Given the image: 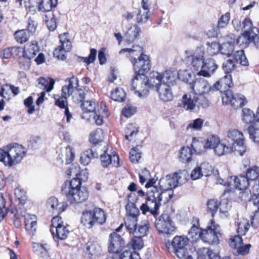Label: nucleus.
Returning <instances> with one entry per match:
<instances>
[{
	"label": "nucleus",
	"instance_id": "obj_56",
	"mask_svg": "<svg viewBox=\"0 0 259 259\" xmlns=\"http://www.w3.org/2000/svg\"><path fill=\"white\" fill-rule=\"evenodd\" d=\"M243 244V240L241 235H235L230 239V246L236 250L240 245Z\"/></svg>",
	"mask_w": 259,
	"mask_h": 259
},
{
	"label": "nucleus",
	"instance_id": "obj_16",
	"mask_svg": "<svg viewBox=\"0 0 259 259\" xmlns=\"http://www.w3.org/2000/svg\"><path fill=\"white\" fill-rule=\"evenodd\" d=\"M253 34H251L248 31L244 32L241 35L239 36L236 40L237 44L242 48H246L248 45L253 42L256 48L258 47V36L259 30L258 28H253Z\"/></svg>",
	"mask_w": 259,
	"mask_h": 259
},
{
	"label": "nucleus",
	"instance_id": "obj_36",
	"mask_svg": "<svg viewBox=\"0 0 259 259\" xmlns=\"http://www.w3.org/2000/svg\"><path fill=\"white\" fill-rule=\"evenodd\" d=\"M85 251L91 255H96L101 251V247L97 242L89 241L85 245Z\"/></svg>",
	"mask_w": 259,
	"mask_h": 259
},
{
	"label": "nucleus",
	"instance_id": "obj_24",
	"mask_svg": "<svg viewBox=\"0 0 259 259\" xmlns=\"http://www.w3.org/2000/svg\"><path fill=\"white\" fill-rule=\"evenodd\" d=\"M100 160L101 165L104 167H107L111 164L116 167L120 166L119 158L116 154L111 156L104 152L103 154L100 155Z\"/></svg>",
	"mask_w": 259,
	"mask_h": 259
},
{
	"label": "nucleus",
	"instance_id": "obj_34",
	"mask_svg": "<svg viewBox=\"0 0 259 259\" xmlns=\"http://www.w3.org/2000/svg\"><path fill=\"white\" fill-rule=\"evenodd\" d=\"M235 223L237 233L241 235H244L250 227L249 221L245 218L238 219Z\"/></svg>",
	"mask_w": 259,
	"mask_h": 259
},
{
	"label": "nucleus",
	"instance_id": "obj_37",
	"mask_svg": "<svg viewBox=\"0 0 259 259\" xmlns=\"http://www.w3.org/2000/svg\"><path fill=\"white\" fill-rule=\"evenodd\" d=\"M247 131L250 138L254 143H259V124L254 122L248 126Z\"/></svg>",
	"mask_w": 259,
	"mask_h": 259
},
{
	"label": "nucleus",
	"instance_id": "obj_52",
	"mask_svg": "<svg viewBox=\"0 0 259 259\" xmlns=\"http://www.w3.org/2000/svg\"><path fill=\"white\" fill-rule=\"evenodd\" d=\"M204 121L201 118H197L190 122L187 126V129H192L195 131L200 130L202 128Z\"/></svg>",
	"mask_w": 259,
	"mask_h": 259
},
{
	"label": "nucleus",
	"instance_id": "obj_63",
	"mask_svg": "<svg viewBox=\"0 0 259 259\" xmlns=\"http://www.w3.org/2000/svg\"><path fill=\"white\" fill-rule=\"evenodd\" d=\"M37 23L34 18L29 17L27 20V31L31 34H33L36 31Z\"/></svg>",
	"mask_w": 259,
	"mask_h": 259
},
{
	"label": "nucleus",
	"instance_id": "obj_35",
	"mask_svg": "<svg viewBox=\"0 0 259 259\" xmlns=\"http://www.w3.org/2000/svg\"><path fill=\"white\" fill-rule=\"evenodd\" d=\"M50 232L54 238L56 237L61 240L65 239L69 234V231L64 224L57 229L50 228Z\"/></svg>",
	"mask_w": 259,
	"mask_h": 259
},
{
	"label": "nucleus",
	"instance_id": "obj_55",
	"mask_svg": "<svg viewBox=\"0 0 259 259\" xmlns=\"http://www.w3.org/2000/svg\"><path fill=\"white\" fill-rule=\"evenodd\" d=\"M141 158V153L136 147L133 148L130 152V159L133 163H138Z\"/></svg>",
	"mask_w": 259,
	"mask_h": 259
},
{
	"label": "nucleus",
	"instance_id": "obj_26",
	"mask_svg": "<svg viewBox=\"0 0 259 259\" xmlns=\"http://www.w3.org/2000/svg\"><path fill=\"white\" fill-rule=\"evenodd\" d=\"M39 51V47L36 41H33L27 44L24 49V57L30 60L35 56Z\"/></svg>",
	"mask_w": 259,
	"mask_h": 259
},
{
	"label": "nucleus",
	"instance_id": "obj_18",
	"mask_svg": "<svg viewBox=\"0 0 259 259\" xmlns=\"http://www.w3.org/2000/svg\"><path fill=\"white\" fill-rule=\"evenodd\" d=\"M191 89L195 92V94L202 95L210 91H214L213 85L210 86L208 82L203 78L196 79L191 85Z\"/></svg>",
	"mask_w": 259,
	"mask_h": 259
},
{
	"label": "nucleus",
	"instance_id": "obj_19",
	"mask_svg": "<svg viewBox=\"0 0 259 259\" xmlns=\"http://www.w3.org/2000/svg\"><path fill=\"white\" fill-rule=\"evenodd\" d=\"M154 88H155L159 99L163 102H168L173 99L174 94L169 85L154 83Z\"/></svg>",
	"mask_w": 259,
	"mask_h": 259
},
{
	"label": "nucleus",
	"instance_id": "obj_14",
	"mask_svg": "<svg viewBox=\"0 0 259 259\" xmlns=\"http://www.w3.org/2000/svg\"><path fill=\"white\" fill-rule=\"evenodd\" d=\"M185 54L194 68L199 72L205 60L204 51L200 48H197L194 51H186Z\"/></svg>",
	"mask_w": 259,
	"mask_h": 259
},
{
	"label": "nucleus",
	"instance_id": "obj_44",
	"mask_svg": "<svg viewBox=\"0 0 259 259\" xmlns=\"http://www.w3.org/2000/svg\"><path fill=\"white\" fill-rule=\"evenodd\" d=\"M234 58L237 62H239L243 66H248V61L246 57L244 54V52L243 50L237 51L233 55Z\"/></svg>",
	"mask_w": 259,
	"mask_h": 259
},
{
	"label": "nucleus",
	"instance_id": "obj_3",
	"mask_svg": "<svg viewBox=\"0 0 259 259\" xmlns=\"http://www.w3.org/2000/svg\"><path fill=\"white\" fill-rule=\"evenodd\" d=\"M143 48L138 45H134L132 48H124L119 51L121 54L124 52L129 53L131 62L133 65L135 73L145 74L151 68L149 56L143 54Z\"/></svg>",
	"mask_w": 259,
	"mask_h": 259
},
{
	"label": "nucleus",
	"instance_id": "obj_45",
	"mask_svg": "<svg viewBox=\"0 0 259 259\" xmlns=\"http://www.w3.org/2000/svg\"><path fill=\"white\" fill-rule=\"evenodd\" d=\"M231 207V202L228 199H222L220 202V212L224 217H228V211Z\"/></svg>",
	"mask_w": 259,
	"mask_h": 259
},
{
	"label": "nucleus",
	"instance_id": "obj_43",
	"mask_svg": "<svg viewBox=\"0 0 259 259\" xmlns=\"http://www.w3.org/2000/svg\"><path fill=\"white\" fill-rule=\"evenodd\" d=\"M198 253L202 259H213L217 254L206 247L199 248Z\"/></svg>",
	"mask_w": 259,
	"mask_h": 259
},
{
	"label": "nucleus",
	"instance_id": "obj_11",
	"mask_svg": "<svg viewBox=\"0 0 259 259\" xmlns=\"http://www.w3.org/2000/svg\"><path fill=\"white\" fill-rule=\"evenodd\" d=\"M155 227L159 233L170 234L173 233L176 227L174 222L171 220L170 214L163 213L155 222Z\"/></svg>",
	"mask_w": 259,
	"mask_h": 259
},
{
	"label": "nucleus",
	"instance_id": "obj_60",
	"mask_svg": "<svg viewBox=\"0 0 259 259\" xmlns=\"http://www.w3.org/2000/svg\"><path fill=\"white\" fill-rule=\"evenodd\" d=\"M65 81L68 82V84L66 86L68 87L70 90H71V92L73 93L75 92L74 91V88H75L76 90L78 89V79L77 77L72 76L71 78H67Z\"/></svg>",
	"mask_w": 259,
	"mask_h": 259
},
{
	"label": "nucleus",
	"instance_id": "obj_61",
	"mask_svg": "<svg viewBox=\"0 0 259 259\" xmlns=\"http://www.w3.org/2000/svg\"><path fill=\"white\" fill-rule=\"evenodd\" d=\"M200 169L202 171L203 176L208 177L212 172V167L208 163H203L199 166Z\"/></svg>",
	"mask_w": 259,
	"mask_h": 259
},
{
	"label": "nucleus",
	"instance_id": "obj_49",
	"mask_svg": "<svg viewBox=\"0 0 259 259\" xmlns=\"http://www.w3.org/2000/svg\"><path fill=\"white\" fill-rule=\"evenodd\" d=\"M149 223L148 221H144L140 225L138 229L137 228L135 230V232H134L133 235H139L141 237H143L146 235L147 232L149 231Z\"/></svg>",
	"mask_w": 259,
	"mask_h": 259
},
{
	"label": "nucleus",
	"instance_id": "obj_39",
	"mask_svg": "<svg viewBox=\"0 0 259 259\" xmlns=\"http://www.w3.org/2000/svg\"><path fill=\"white\" fill-rule=\"evenodd\" d=\"M234 49V41L232 40L223 42L220 45V52L221 54L227 57H229L232 55Z\"/></svg>",
	"mask_w": 259,
	"mask_h": 259
},
{
	"label": "nucleus",
	"instance_id": "obj_22",
	"mask_svg": "<svg viewBox=\"0 0 259 259\" xmlns=\"http://www.w3.org/2000/svg\"><path fill=\"white\" fill-rule=\"evenodd\" d=\"M160 192H169L173 193L172 189L177 187L175 178L172 174L166 175L164 178H161L159 181Z\"/></svg>",
	"mask_w": 259,
	"mask_h": 259
},
{
	"label": "nucleus",
	"instance_id": "obj_2",
	"mask_svg": "<svg viewBox=\"0 0 259 259\" xmlns=\"http://www.w3.org/2000/svg\"><path fill=\"white\" fill-rule=\"evenodd\" d=\"M81 181L75 178L70 181L64 182L61 188L62 194L71 204H79L86 201L89 193L84 188L81 187Z\"/></svg>",
	"mask_w": 259,
	"mask_h": 259
},
{
	"label": "nucleus",
	"instance_id": "obj_62",
	"mask_svg": "<svg viewBox=\"0 0 259 259\" xmlns=\"http://www.w3.org/2000/svg\"><path fill=\"white\" fill-rule=\"evenodd\" d=\"M149 11L139 10L137 15V22L139 23H144L147 22L149 19Z\"/></svg>",
	"mask_w": 259,
	"mask_h": 259
},
{
	"label": "nucleus",
	"instance_id": "obj_38",
	"mask_svg": "<svg viewBox=\"0 0 259 259\" xmlns=\"http://www.w3.org/2000/svg\"><path fill=\"white\" fill-rule=\"evenodd\" d=\"M98 156L97 153L93 149L85 150L80 156V161L84 165H88L94 157Z\"/></svg>",
	"mask_w": 259,
	"mask_h": 259
},
{
	"label": "nucleus",
	"instance_id": "obj_23",
	"mask_svg": "<svg viewBox=\"0 0 259 259\" xmlns=\"http://www.w3.org/2000/svg\"><path fill=\"white\" fill-rule=\"evenodd\" d=\"M232 84L231 76L227 74L214 83L213 88L214 91H220L221 93H223V94H224L228 91H231L229 89Z\"/></svg>",
	"mask_w": 259,
	"mask_h": 259
},
{
	"label": "nucleus",
	"instance_id": "obj_41",
	"mask_svg": "<svg viewBox=\"0 0 259 259\" xmlns=\"http://www.w3.org/2000/svg\"><path fill=\"white\" fill-rule=\"evenodd\" d=\"M192 155V149L189 147H183L180 153V160L183 163L188 162L191 160Z\"/></svg>",
	"mask_w": 259,
	"mask_h": 259
},
{
	"label": "nucleus",
	"instance_id": "obj_42",
	"mask_svg": "<svg viewBox=\"0 0 259 259\" xmlns=\"http://www.w3.org/2000/svg\"><path fill=\"white\" fill-rule=\"evenodd\" d=\"M39 0H28L25 2V7L27 13L35 14L38 11Z\"/></svg>",
	"mask_w": 259,
	"mask_h": 259
},
{
	"label": "nucleus",
	"instance_id": "obj_15",
	"mask_svg": "<svg viewBox=\"0 0 259 259\" xmlns=\"http://www.w3.org/2000/svg\"><path fill=\"white\" fill-rule=\"evenodd\" d=\"M179 74L175 71L166 70L162 74L158 72H152V76L154 79H152L151 82L155 83V84H166L169 85L172 84L176 80Z\"/></svg>",
	"mask_w": 259,
	"mask_h": 259
},
{
	"label": "nucleus",
	"instance_id": "obj_12",
	"mask_svg": "<svg viewBox=\"0 0 259 259\" xmlns=\"http://www.w3.org/2000/svg\"><path fill=\"white\" fill-rule=\"evenodd\" d=\"M189 239L184 236H176L172 241V246L177 256L180 259H186L189 256L186 246Z\"/></svg>",
	"mask_w": 259,
	"mask_h": 259
},
{
	"label": "nucleus",
	"instance_id": "obj_1",
	"mask_svg": "<svg viewBox=\"0 0 259 259\" xmlns=\"http://www.w3.org/2000/svg\"><path fill=\"white\" fill-rule=\"evenodd\" d=\"M173 196L171 191L160 192L156 187H153L151 191L147 192L146 201L140 206V210L143 214L149 213L155 219L159 214V208L161 205L162 198L164 197L166 201H169Z\"/></svg>",
	"mask_w": 259,
	"mask_h": 259
},
{
	"label": "nucleus",
	"instance_id": "obj_48",
	"mask_svg": "<svg viewBox=\"0 0 259 259\" xmlns=\"http://www.w3.org/2000/svg\"><path fill=\"white\" fill-rule=\"evenodd\" d=\"M125 208L128 215L127 217L137 218L140 212L139 209L134 203H128L125 206Z\"/></svg>",
	"mask_w": 259,
	"mask_h": 259
},
{
	"label": "nucleus",
	"instance_id": "obj_46",
	"mask_svg": "<svg viewBox=\"0 0 259 259\" xmlns=\"http://www.w3.org/2000/svg\"><path fill=\"white\" fill-rule=\"evenodd\" d=\"M246 177L251 181L256 180L259 177V167L253 165L247 168Z\"/></svg>",
	"mask_w": 259,
	"mask_h": 259
},
{
	"label": "nucleus",
	"instance_id": "obj_25",
	"mask_svg": "<svg viewBox=\"0 0 259 259\" xmlns=\"http://www.w3.org/2000/svg\"><path fill=\"white\" fill-rule=\"evenodd\" d=\"M36 87L46 90L47 92H51L54 88L55 84V80L52 78H45L40 77L36 80Z\"/></svg>",
	"mask_w": 259,
	"mask_h": 259
},
{
	"label": "nucleus",
	"instance_id": "obj_8",
	"mask_svg": "<svg viewBox=\"0 0 259 259\" xmlns=\"http://www.w3.org/2000/svg\"><path fill=\"white\" fill-rule=\"evenodd\" d=\"M106 220V215L103 209L95 208L93 211L83 212L81 223L85 227L91 228L95 225H103Z\"/></svg>",
	"mask_w": 259,
	"mask_h": 259
},
{
	"label": "nucleus",
	"instance_id": "obj_7",
	"mask_svg": "<svg viewBox=\"0 0 259 259\" xmlns=\"http://www.w3.org/2000/svg\"><path fill=\"white\" fill-rule=\"evenodd\" d=\"M207 146L212 149L214 154L219 157L227 155L232 151V145L227 140H220L217 136L212 135L207 138Z\"/></svg>",
	"mask_w": 259,
	"mask_h": 259
},
{
	"label": "nucleus",
	"instance_id": "obj_50",
	"mask_svg": "<svg viewBox=\"0 0 259 259\" xmlns=\"http://www.w3.org/2000/svg\"><path fill=\"white\" fill-rule=\"evenodd\" d=\"M175 178V182L177 183V187L185 183L187 180V172L186 170L180 171L172 174Z\"/></svg>",
	"mask_w": 259,
	"mask_h": 259
},
{
	"label": "nucleus",
	"instance_id": "obj_5",
	"mask_svg": "<svg viewBox=\"0 0 259 259\" xmlns=\"http://www.w3.org/2000/svg\"><path fill=\"white\" fill-rule=\"evenodd\" d=\"M209 105V101L202 95L185 94L179 102V106L191 111L195 110L196 108L199 110L201 108H207Z\"/></svg>",
	"mask_w": 259,
	"mask_h": 259
},
{
	"label": "nucleus",
	"instance_id": "obj_10",
	"mask_svg": "<svg viewBox=\"0 0 259 259\" xmlns=\"http://www.w3.org/2000/svg\"><path fill=\"white\" fill-rule=\"evenodd\" d=\"M227 137L233 142L230 144L232 145L234 151H237L240 155L242 156L246 152L245 140L242 133L238 130L231 129L227 133Z\"/></svg>",
	"mask_w": 259,
	"mask_h": 259
},
{
	"label": "nucleus",
	"instance_id": "obj_53",
	"mask_svg": "<svg viewBox=\"0 0 259 259\" xmlns=\"http://www.w3.org/2000/svg\"><path fill=\"white\" fill-rule=\"evenodd\" d=\"M96 106V103L91 101H84L81 104L82 109L87 112H94L95 110Z\"/></svg>",
	"mask_w": 259,
	"mask_h": 259
},
{
	"label": "nucleus",
	"instance_id": "obj_32",
	"mask_svg": "<svg viewBox=\"0 0 259 259\" xmlns=\"http://www.w3.org/2000/svg\"><path fill=\"white\" fill-rule=\"evenodd\" d=\"M140 29L137 26L134 25L130 27L125 32L123 39L128 44L132 43L139 36Z\"/></svg>",
	"mask_w": 259,
	"mask_h": 259
},
{
	"label": "nucleus",
	"instance_id": "obj_13",
	"mask_svg": "<svg viewBox=\"0 0 259 259\" xmlns=\"http://www.w3.org/2000/svg\"><path fill=\"white\" fill-rule=\"evenodd\" d=\"M222 102L223 104H230L237 109L246 105L248 101L244 95L234 94L232 91H228L226 94L222 95Z\"/></svg>",
	"mask_w": 259,
	"mask_h": 259
},
{
	"label": "nucleus",
	"instance_id": "obj_17",
	"mask_svg": "<svg viewBox=\"0 0 259 259\" xmlns=\"http://www.w3.org/2000/svg\"><path fill=\"white\" fill-rule=\"evenodd\" d=\"M108 250L112 253H118L120 252L125 245L124 239L116 232L110 234L109 239Z\"/></svg>",
	"mask_w": 259,
	"mask_h": 259
},
{
	"label": "nucleus",
	"instance_id": "obj_20",
	"mask_svg": "<svg viewBox=\"0 0 259 259\" xmlns=\"http://www.w3.org/2000/svg\"><path fill=\"white\" fill-rule=\"evenodd\" d=\"M218 65L215 61L212 58L204 60L201 70L198 72V74L204 77H210L218 68Z\"/></svg>",
	"mask_w": 259,
	"mask_h": 259
},
{
	"label": "nucleus",
	"instance_id": "obj_21",
	"mask_svg": "<svg viewBox=\"0 0 259 259\" xmlns=\"http://www.w3.org/2000/svg\"><path fill=\"white\" fill-rule=\"evenodd\" d=\"M47 206L50 211H52L53 213L59 214L66 209L68 204L64 202L59 203L57 198L52 197L48 200Z\"/></svg>",
	"mask_w": 259,
	"mask_h": 259
},
{
	"label": "nucleus",
	"instance_id": "obj_47",
	"mask_svg": "<svg viewBox=\"0 0 259 259\" xmlns=\"http://www.w3.org/2000/svg\"><path fill=\"white\" fill-rule=\"evenodd\" d=\"M125 93L123 90L121 88H117L114 91H112L111 93V98L112 100L122 102L124 101L125 98Z\"/></svg>",
	"mask_w": 259,
	"mask_h": 259
},
{
	"label": "nucleus",
	"instance_id": "obj_29",
	"mask_svg": "<svg viewBox=\"0 0 259 259\" xmlns=\"http://www.w3.org/2000/svg\"><path fill=\"white\" fill-rule=\"evenodd\" d=\"M230 179L233 181L234 187L240 190H246L249 185V180L243 175L231 177Z\"/></svg>",
	"mask_w": 259,
	"mask_h": 259
},
{
	"label": "nucleus",
	"instance_id": "obj_40",
	"mask_svg": "<svg viewBox=\"0 0 259 259\" xmlns=\"http://www.w3.org/2000/svg\"><path fill=\"white\" fill-rule=\"evenodd\" d=\"M31 34L26 29H22L16 31L14 33L16 40L20 44L27 41Z\"/></svg>",
	"mask_w": 259,
	"mask_h": 259
},
{
	"label": "nucleus",
	"instance_id": "obj_51",
	"mask_svg": "<svg viewBox=\"0 0 259 259\" xmlns=\"http://www.w3.org/2000/svg\"><path fill=\"white\" fill-rule=\"evenodd\" d=\"M137 218L127 217L125 225L130 233L134 234L135 232V230L137 228Z\"/></svg>",
	"mask_w": 259,
	"mask_h": 259
},
{
	"label": "nucleus",
	"instance_id": "obj_27",
	"mask_svg": "<svg viewBox=\"0 0 259 259\" xmlns=\"http://www.w3.org/2000/svg\"><path fill=\"white\" fill-rule=\"evenodd\" d=\"M25 229L30 234L35 231L37 227L36 217L34 214L27 213L24 215Z\"/></svg>",
	"mask_w": 259,
	"mask_h": 259
},
{
	"label": "nucleus",
	"instance_id": "obj_6",
	"mask_svg": "<svg viewBox=\"0 0 259 259\" xmlns=\"http://www.w3.org/2000/svg\"><path fill=\"white\" fill-rule=\"evenodd\" d=\"M152 73L150 74V78L145 74L135 73V76L133 79L132 88L134 91L135 94L140 98H144L149 93L150 88H154V83L151 82Z\"/></svg>",
	"mask_w": 259,
	"mask_h": 259
},
{
	"label": "nucleus",
	"instance_id": "obj_59",
	"mask_svg": "<svg viewBox=\"0 0 259 259\" xmlns=\"http://www.w3.org/2000/svg\"><path fill=\"white\" fill-rule=\"evenodd\" d=\"M142 237L139 235H134L131 240L132 245L134 249H140L143 246Z\"/></svg>",
	"mask_w": 259,
	"mask_h": 259
},
{
	"label": "nucleus",
	"instance_id": "obj_54",
	"mask_svg": "<svg viewBox=\"0 0 259 259\" xmlns=\"http://www.w3.org/2000/svg\"><path fill=\"white\" fill-rule=\"evenodd\" d=\"M33 251L38 255H42L47 252L49 249L48 245L46 244H41L39 243H35L33 246Z\"/></svg>",
	"mask_w": 259,
	"mask_h": 259
},
{
	"label": "nucleus",
	"instance_id": "obj_4",
	"mask_svg": "<svg viewBox=\"0 0 259 259\" xmlns=\"http://www.w3.org/2000/svg\"><path fill=\"white\" fill-rule=\"evenodd\" d=\"M25 148L17 143L10 144L0 149V161L5 165L12 166L19 163L26 155Z\"/></svg>",
	"mask_w": 259,
	"mask_h": 259
},
{
	"label": "nucleus",
	"instance_id": "obj_9",
	"mask_svg": "<svg viewBox=\"0 0 259 259\" xmlns=\"http://www.w3.org/2000/svg\"><path fill=\"white\" fill-rule=\"evenodd\" d=\"M221 235L220 226L211 221L210 225L207 227V229L201 230L199 237L204 242L215 244L219 242Z\"/></svg>",
	"mask_w": 259,
	"mask_h": 259
},
{
	"label": "nucleus",
	"instance_id": "obj_28",
	"mask_svg": "<svg viewBox=\"0 0 259 259\" xmlns=\"http://www.w3.org/2000/svg\"><path fill=\"white\" fill-rule=\"evenodd\" d=\"M207 139L204 141L202 138H194L191 144L193 149L198 154L204 153L206 150L209 149L207 146Z\"/></svg>",
	"mask_w": 259,
	"mask_h": 259
},
{
	"label": "nucleus",
	"instance_id": "obj_57",
	"mask_svg": "<svg viewBox=\"0 0 259 259\" xmlns=\"http://www.w3.org/2000/svg\"><path fill=\"white\" fill-rule=\"evenodd\" d=\"M230 19V14L227 12L223 15L219 19L218 23V27L219 28H225L229 23Z\"/></svg>",
	"mask_w": 259,
	"mask_h": 259
},
{
	"label": "nucleus",
	"instance_id": "obj_31",
	"mask_svg": "<svg viewBox=\"0 0 259 259\" xmlns=\"http://www.w3.org/2000/svg\"><path fill=\"white\" fill-rule=\"evenodd\" d=\"M38 11L46 13L56 7L58 0H39Z\"/></svg>",
	"mask_w": 259,
	"mask_h": 259
},
{
	"label": "nucleus",
	"instance_id": "obj_64",
	"mask_svg": "<svg viewBox=\"0 0 259 259\" xmlns=\"http://www.w3.org/2000/svg\"><path fill=\"white\" fill-rule=\"evenodd\" d=\"M120 259H140L138 253L130 250H125L120 256Z\"/></svg>",
	"mask_w": 259,
	"mask_h": 259
},
{
	"label": "nucleus",
	"instance_id": "obj_58",
	"mask_svg": "<svg viewBox=\"0 0 259 259\" xmlns=\"http://www.w3.org/2000/svg\"><path fill=\"white\" fill-rule=\"evenodd\" d=\"M253 28H257L253 27L251 20L248 18H245L242 22V29L244 30V32L248 31L251 34H253Z\"/></svg>",
	"mask_w": 259,
	"mask_h": 259
},
{
	"label": "nucleus",
	"instance_id": "obj_30",
	"mask_svg": "<svg viewBox=\"0 0 259 259\" xmlns=\"http://www.w3.org/2000/svg\"><path fill=\"white\" fill-rule=\"evenodd\" d=\"M55 105L60 108L65 109V115L66 117V120L67 122L70 121V118L72 117V115L69 112L67 104V98L63 96H56L55 97Z\"/></svg>",
	"mask_w": 259,
	"mask_h": 259
},
{
	"label": "nucleus",
	"instance_id": "obj_33",
	"mask_svg": "<svg viewBox=\"0 0 259 259\" xmlns=\"http://www.w3.org/2000/svg\"><path fill=\"white\" fill-rule=\"evenodd\" d=\"M241 119L245 124H252L256 120V115L249 108H244L242 110Z\"/></svg>",
	"mask_w": 259,
	"mask_h": 259
}]
</instances>
